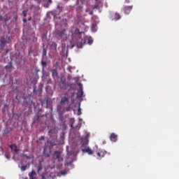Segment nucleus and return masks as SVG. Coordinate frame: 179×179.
Listing matches in <instances>:
<instances>
[{
    "instance_id": "obj_17",
    "label": "nucleus",
    "mask_w": 179,
    "mask_h": 179,
    "mask_svg": "<svg viewBox=\"0 0 179 179\" xmlns=\"http://www.w3.org/2000/svg\"><path fill=\"white\" fill-rule=\"evenodd\" d=\"M41 65L43 66V69H44V68H45V66H47V62H44V61H42L41 62Z\"/></svg>"
},
{
    "instance_id": "obj_33",
    "label": "nucleus",
    "mask_w": 179,
    "mask_h": 179,
    "mask_svg": "<svg viewBox=\"0 0 179 179\" xmlns=\"http://www.w3.org/2000/svg\"><path fill=\"white\" fill-rule=\"evenodd\" d=\"M126 3H129V0H125Z\"/></svg>"
},
{
    "instance_id": "obj_44",
    "label": "nucleus",
    "mask_w": 179,
    "mask_h": 179,
    "mask_svg": "<svg viewBox=\"0 0 179 179\" xmlns=\"http://www.w3.org/2000/svg\"><path fill=\"white\" fill-rule=\"evenodd\" d=\"M79 33H82V32H79Z\"/></svg>"
},
{
    "instance_id": "obj_42",
    "label": "nucleus",
    "mask_w": 179,
    "mask_h": 179,
    "mask_svg": "<svg viewBox=\"0 0 179 179\" xmlns=\"http://www.w3.org/2000/svg\"><path fill=\"white\" fill-rule=\"evenodd\" d=\"M7 21H8V20H5V22H7Z\"/></svg>"
},
{
    "instance_id": "obj_22",
    "label": "nucleus",
    "mask_w": 179,
    "mask_h": 179,
    "mask_svg": "<svg viewBox=\"0 0 179 179\" xmlns=\"http://www.w3.org/2000/svg\"><path fill=\"white\" fill-rule=\"evenodd\" d=\"M57 9L59 10V12H62V7L59 6V5L57 6Z\"/></svg>"
},
{
    "instance_id": "obj_4",
    "label": "nucleus",
    "mask_w": 179,
    "mask_h": 179,
    "mask_svg": "<svg viewBox=\"0 0 179 179\" xmlns=\"http://www.w3.org/2000/svg\"><path fill=\"white\" fill-rule=\"evenodd\" d=\"M78 86H79L80 89L78 90L77 97L78 99H80L83 96V86L82 85L81 83H78Z\"/></svg>"
},
{
    "instance_id": "obj_28",
    "label": "nucleus",
    "mask_w": 179,
    "mask_h": 179,
    "mask_svg": "<svg viewBox=\"0 0 179 179\" xmlns=\"http://www.w3.org/2000/svg\"><path fill=\"white\" fill-rule=\"evenodd\" d=\"M61 106H57V111H61Z\"/></svg>"
},
{
    "instance_id": "obj_5",
    "label": "nucleus",
    "mask_w": 179,
    "mask_h": 179,
    "mask_svg": "<svg viewBox=\"0 0 179 179\" xmlns=\"http://www.w3.org/2000/svg\"><path fill=\"white\" fill-rule=\"evenodd\" d=\"M54 156L57 157L58 162H64V158L61 157V152L60 151H55L54 152Z\"/></svg>"
},
{
    "instance_id": "obj_14",
    "label": "nucleus",
    "mask_w": 179,
    "mask_h": 179,
    "mask_svg": "<svg viewBox=\"0 0 179 179\" xmlns=\"http://www.w3.org/2000/svg\"><path fill=\"white\" fill-rule=\"evenodd\" d=\"M6 69H12V62H8V64L5 66Z\"/></svg>"
},
{
    "instance_id": "obj_15",
    "label": "nucleus",
    "mask_w": 179,
    "mask_h": 179,
    "mask_svg": "<svg viewBox=\"0 0 179 179\" xmlns=\"http://www.w3.org/2000/svg\"><path fill=\"white\" fill-rule=\"evenodd\" d=\"M115 19L116 20H120V19H121V15L120 14H118V13H115Z\"/></svg>"
},
{
    "instance_id": "obj_39",
    "label": "nucleus",
    "mask_w": 179,
    "mask_h": 179,
    "mask_svg": "<svg viewBox=\"0 0 179 179\" xmlns=\"http://www.w3.org/2000/svg\"><path fill=\"white\" fill-rule=\"evenodd\" d=\"M55 48H57V44L55 43Z\"/></svg>"
},
{
    "instance_id": "obj_31",
    "label": "nucleus",
    "mask_w": 179,
    "mask_h": 179,
    "mask_svg": "<svg viewBox=\"0 0 179 179\" xmlns=\"http://www.w3.org/2000/svg\"><path fill=\"white\" fill-rule=\"evenodd\" d=\"M22 22H23L24 23H26V22H27V20L26 18H24V19L22 20Z\"/></svg>"
},
{
    "instance_id": "obj_3",
    "label": "nucleus",
    "mask_w": 179,
    "mask_h": 179,
    "mask_svg": "<svg viewBox=\"0 0 179 179\" xmlns=\"http://www.w3.org/2000/svg\"><path fill=\"white\" fill-rule=\"evenodd\" d=\"M57 36L59 37H60V38H62V40H66V38H68V35H66V34H65V29H64L63 31L59 32L57 34Z\"/></svg>"
},
{
    "instance_id": "obj_9",
    "label": "nucleus",
    "mask_w": 179,
    "mask_h": 179,
    "mask_svg": "<svg viewBox=\"0 0 179 179\" xmlns=\"http://www.w3.org/2000/svg\"><path fill=\"white\" fill-rule=\"evenodd\" d=\"M51 72H52V78L55 80V79L58 78V71H57V69H52Z\"/></svg>"
},
{
    "instance_id": "obj_37",
    "label": "nucleus",
    "mask_w": 179,
    "mask_h": 179,
    "mask_svg": "<svg viewBox=\"0 0 179 179\" xmlns=\"http://www.w3.org/2000/svg\"><path fill=\"white\" fill-rule=\"evenodd\" d=\"M29 22H30V20H31V17H30L29 18H28Z\"/></svg>"
},
{
    "instance_id": "obj_29",
    "label": "nucleus",
    "mask_w": 179,
    "mask_h": 179,
    "mask_svg": "<svg viewBox=\"0 0 179 179\" xmlns=\"http://www.w3.org/2000/svg\"><path fill=\"white\" fill-rule=\"evenodd\" d=\"M71 128H73V129H75V128H78V127H73V123L71 124Z\"/></svg>"
},
{
    "instance_id": "obj_19",
    "label": "nucleus",
    "mask_w": 179,
    "mask_h": 179,
    "mask_svg": "<svg viewBox=\"0 0 179 179\" xmlns=\"http://www.w3.org/2000/svg\"><path fill=\"white\" fill-rule=\"evenodd\" d=\"M87 43H88V44H90V45H92V44H93V39H92V38H90L88 39Z\"/></svg>"
},
{
    "instance_id": "obj_18",
    "label": "nucleus",
    "mask_w": 179,
    "mask_h": 179,
    "mask_svg": "<svg viewBox=\"0 0 179 179\" xmlns=\"http://www.w3.org/2000/svg\"><path fill=\"white\" fill-rule=\"evenodd\" d=\"M85 43H86L85 41H82L80 45L78 44V47H80V48H82L83 44H85Z\"/></svg>"
},
{
    "instance_id": "obj_6",
    "label": "nucleus",
    "mask_w": 179,
    "mask_h": 179,
    "mask_svg": "<svg viewBox=\"0 0 179 179\" xmlns=\"http://www.w3.org/2000/svg\"><path fill=\"white\" fill-rule=\"evenodd\" d=\"M10 148L11 149V150L13 152H15V153H17V152H19V148H17V145H16V144H11L10 145Z\"/></svg>"
},
{
    "instance_id": "obj_36",
    "label": "nucleus",
    "mask_w": 179,
    "mask_h": 179,
    "mask_svg": "<svg viewBox=\"0 0 179 179\" xmlns=\"http://www.w3.org/2000/svg\"><path fill=\"white\" fill-rule=\"evenodd\" d=\"M61 174H66V173L64 172V171H62L61 172Z\"/></svg>"
},
{
    "instance_id": "obj_23",
    "label": "nucleus",
    "mask_w": 179,
    "mask_h": 179,
    "mask_svg": "<svg viewBox=\"0 0 179 179\" xmlns=\"http://www.w3.org/2000/svg\"><path fill=\"white\" fill-rule=\"evenodd\" d=\"M93 9H100V7L99 6V4L96 3V4L94 6Z\"/></svg>"
},
{
    "instance_id": "obj_13",
    "label": "nucleus",
    "mask_w": 179,
    "mask_h": 179,
    "mask_svg": "<svg viewBox=\"0 0 179 179\" xmlns=\"http://www.w3.org/2000/svg\"><path fill=\"white\" fill-rule=\"evenodd\" d=\"M29 167H30V164H27V165H24L21 166V171H26V170H27V169H29Z\"/></svg>"
},
{
    "instance_id": "obj_30",
    "label": "nucleus",
    "mask_w": 179,
    "mask_h": 179,
    "mask_svg": "<svg viewBox=\"0 0 179 179\" xmlns=\"http://www.w3.org/2000/svg\"><path fill=\"white\" fill-rule=\"evenodd\" d=\"M3 20V17L2 15H0V22H2Z\"/></svg>"
},
{
    "instance_id": "obj_26",
    "label": "nucleus",
    "mask_w": 179,
    "mask_h": 179,
    "mask_svg": "<svg viewBox=\"0 0 179 179\" xmlns=\"http://www.w3.org/2000/svg\"><path fill=\"white\" fill-rule=\"evenodd\" d=\"M45 139V137L44 136H42L39 138V141H44Z\"/></svg>"
},
{
    "instance_id": "obj_7",
    "label": "nucleus",
    "mask_w": 179,
    "mask_h": 179,
    "mask_svg": "<svg viewBox=\"0 0 179 179\" xmlns=\"http://www.w3.org/2000/svg\"><path fill=\"white\" fill-rule=\"evenodd\" d=\"M118 138V136L115 134V133H112L110 136V139L112 142H117V138Z\"/></svg>"
},
{
    "instance_id": "obj_2",
    "label": "nucleus",
    "mask_w": 179,
    "mask_h": 179,
    "mask_svg": "<svg viewBox=\"0 0 179 179\" xmlns=\"http://www.w3.org/2000/svg\"><path fill=\"white\" fill-rule=\"evenodd\" d=\"M133 6H125L123 7V11L126 15H129L131 13V10H132Z\"/></svg>"
},
{
    "instance_id": "obj_16",
    "label": "nucleus",
    "mask_w": 179,
    "mask_h": 179,
    "mask_svg": "<svg viewBox=\"0 0 179 179\" xmlns=\"http://www.w3.org/2000/svg\"><path fill=\"white\" fill-rule=\"evenodd\" d=\"M49 145L50 146V148H53V146H55L57 145V143H55V142L50 141H49Z\"/></svg>"
},
{
    "instance_id": "obj_12",
    "label": "nucleus",
    "mask_w": 179,
    "mask_h": 179,
    "mask_svg": "<svg viewBox=\"0 0 179 179\" xmlns=\"http://www.w3.org/2000/svg\"><path fill=\"white\" fill-rule=\"evenodd\" d=\"M35 174H36V171H31V172H30L29 173V179H34V175Z\"/></svg>"
},
{
    "instance_id": "obj_38",
    "label": "nucleus",
    "mask_w": 179,
    "mask_h": 179,
    "mask_svg": "<svg viewBox=\"0 0 179 179\" xmlns=\"http://www.w3.org/2000/svg\"><path fill=\"white\" fill-rule=\"evenodd\" d=\"M78 113H80V108H78Z\"/></svg>"
},
{
    "instance_id": "obj_1",
    "label": "nucleus",
    "mask_w": 179,
    "mask_h": 179,
    "mask_svg": "<svg viewBox=\"0 0 179 179\" xmlns=\"http://www.w3.org/2000/svg\"><path fill=\"white\" fill-rule=\"evenodd\" d=\"M75 96V94L73 92H71L70 91H68L64 94V96L62 98L60 104L62 106H64L65 103H69V99Z\"/></svg>"
},
{
    "instance_id": "obj_43",
    "label": "nucleus",
    "mask_w": 179,
    "mask_h": 179,
    "mask_svg": "<svg viewBox=\"0 0 179 179\" xmlns=\"http://www.w3.org/2000/svg\"><path fill=\"white\" fill-rule=\"evenodd\" d=\"M29 52H30V50L29 51Z\"/></svg>"
},
{
    "instance_id": "obj_41",
    "label": "nucleus",
    "mask_w": 179,
    "mask_h": 179,
    "mask_svg": "<svg viewBox=\"0 0 179 179\" xmlns=\"http://www.w3.org/2000/svg\"><path fill=\"white\" fill-rule=\"evenodd\" d=\"M38 171H40V168H38Z\"/></svg>"
},
{
    "instance_id": "obj_11",
    "label": "nucleus",
    "mask_w": 179,
    "mask_h": 179,
    "mask_svg": "<svg viewBox=\"0 0 179 179\" xmlns=\"http://www.w3.org/2000/svg\"><path fill=\"white\" fill-rule=\"evenodd\" d=\"M82 152H83L84 153H88V155H93V151L89 147L86 149H83Z\"/></svg>"
},
{
    "instance_id": "obj_27",
    "label": "nucleus",
    "mask_w": 179,
    "mask_h": 179,
    "mask_svg": "<svg viewBox=\"0 0 179 179\" xmlns=\"http://www.w3.org/2000/svg\"><path fill=\"white\" fill-rule=\"evenodd\" d=\"M24 157H26V159H31V157L27 156L26 155H24Z\"/></svg>"
},
{
    "instance_id": "obj_10",
    "label": "nucleus",
    "mask_w": 179,
    "mask_h": 179,
    "mask_svg": "<svg viewBox=\"0 0 179 179\" xmlns=\"http://www.w3.org/2000/svg\"><path fill=\"white\" fill-rule=\"evenodd\" d=\"M97 156L99 157H104V156H106V155H107V151L106 150H101L100 152H98L96 153Z\"/></svg>"
},
{
    "instance_id": "obj_8",
    "label": "nucleus",
    "mask_w": 179,
    "mask_h": 179,
    "mask_svg": "<svg viewBox=\"0 0 179 179\" xmlns=\"http://www.w3.org/2000/svg\"><path fill=\"white\" fill-rule=\"evenodd\" d=\"M6 45V40L5 39V38H0V47L1 48H3V47H5V45Z\"/></svg>"
},
{
    "instance_id": "obj_20",
    "label": "nucleus",
    "mask_w": 179,
    "mask_h": 179,
    "mask_svg": "<svg viewBox=\"0 0 179 179\" xmlns=\"http://www.w3.org/2000/svg\"><path fill=\"white\" fill-rule=\"evenodd\" d=\"M22 15H23L24 17H26V16H27V10H23Z\"/></svg>"
},
{
    "instance_id": "obj_35",
    "label": "nucleus",
    "mask_w": 179,
    "mask_h": 179,
    "mask_svg": "<svg viewBox=\"0 0 179 179\" xmlns=\"http://www.w3.org/2000/svg\"><path fill=\"white\" fill-rule=\"evenodd\" d=\"M89 15H93V11L90 12V13H89Z\"/></svg>"
},
{
    "instance_id": "obj_40",
    "label": "nucleus",
    "mask_w": 179,
    "mask_h": 179,
    "mask_svg": "<svg viewBox=\"0 0 179 179\" xmlns=\"http://www.w3.org/2000/svg\"><path fill=\"white\" fill-rule=\"evenodd\" d=\"M44 178H44V176H42V179H44Z\"/></svg>"
},
{
    "instance_id": "obj_45",
    "label": "nucleus",
    "mask_w": 179,
    "mask_h": 179,
    "mask_svg": "<svg viewBox=\"0 0 179 179\" xmlns=\"http://www.w3.org/2000/svg\"><path fill=\"white\" fill-rule=\"evenodd\" d=\"M95 1H97V0H95Z\"/></svg>"
},
{
    "instance_id": "obj_34",
    "label": "nucleus",
    "mask_w": 179,
    "mask_h": 179,
    "mask_svg": "<svg viewBox=\"0 0 179 179\" xmlns=\"http://www.w3.org/2000/svg\"><path fill=\"white\" fill-rule=\"evenodd\" d=\"M49 3H52V0H48Z\"/></svg>"
},
{
    "instance_id": "obj_21",
    "label": "nucleus",
    "mask_w": 179,
    "mask_h": 179,
    "mask_svg": "<svg viewBox=\"0 0 179 179\" xmlns=\"http://www.w3.org/2000/svg\"><path fill=\"white\" fill-rule=\"evenodd\" d=\"M43 55H47V50L45 48L43 50Z\"/></svg>"
},
{
    "instance_id": "obj_32",
    "label": "nucleus",
    "mask_w": 179,
    "mask_h": 179,
    "mask_svg": "<svg viewBox=\"0 0 179 179\" xmlns=\"http://www.w3.org/2000/svg\"><path fill=\"white\" fill-rule=\"evenodd\" d=\"M96 27V25H94V24H92V30H94V28Z\"/></svg>"
},
{
    "instance_id": "obj_24",
    "label": "nucleus",
    "mask_w": 179,
    "mask_h": 179,
    "mask_svg": "<svg viewBox=\"0 0 179 179\" xmlns=\"http://www.w3.org/2000/svg\"><path fill=\"white\" fill-rule=\"evenodd\" d=\"M5 156H6V158L8 159V160H9V159H10V154H6Z\"/></svg>"
},
{
    "instance_id": "obj_25",
    "label": "nucleus",
    "mask_w": 179,
    "mask_h": 179,
    "mask_svg": "<svg viewBox=\"0 0 179 179\" xmlns=\"http://www.w3.org/2000/svg\"><path fill=\"white\" fill-rule=\"evenodd\" d=\"M43 153H44V155H45L46 157H50V154H46L45 153V149H44V150H43Z\"/></svg>"
}]
</instances>
